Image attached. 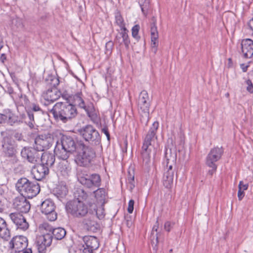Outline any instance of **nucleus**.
<instances>
[{"instance_id": "a878e982", "label": "nucleus", "mask_w": 253, "mask_h": 253, "mask_svg": "<svg viewBox=\"0 0 253 253\" xmlns=\"http://www.w3.org/2000/svg\"><path fill=\"white\" fill-rule=\"evenodd\" d=\"M175 169H165L163 177V184L165 188L169 189L173 185Z\"/></svg>"}, {"instance_id": "6e6d98bb", "label": "nucleus", "mask_w": 253, "mask_h": 253, "mask_svg": "<svg viewBox=\"0 0 253 253\" xmlns=\"http://www.w3.org/2000/svg\"><path fill=\"white\" fill-rule=\"evenodd\" d=\"M102 132H103L107 136L108 140L110 139V134L108 130V128L106 127L102 129Z\"/></svg>"}, {"instance_id": "c9c22d12", "label": "nucleus", "mask_w": 253, "mask_h": 253, "mask_svg": "<svg viewBox=\"0 0 253 253\" xmlns=\"http://www.w3.org/2000/svg\"><path fill=\"white\" fill-rule=\"evenodd\" d=\"M74 198L76 199L74 200H78L82 201V200H85L87 197V193L84 190L81 188L77 189L74 193Z\"/></svg>"}, {"instance_id": "774afa93", "label": "nucleus", "mask_w": 253, "mask_h": 253, "mask_svg": "<svg viewBox=\"0 0 253 253\" xmlns=\"http://www.w3.org/2000/svg\"><path fill=\"white\" fill-rule=\"evenodd\" d=\"M229 62H230L231 61V59L230 58H229Z\"/></svg>"}, {"instance_id": "ddd939ff", "label": "nucleus", "mask_w": 253, "mask_h": 253, "mask_svg": "<svg viewBox=\"0 0 253 253\" xmlns=\"http://www.w3.org/2000/svg\"><path fill=\"white\" fill-rule=\"evenodd\" d=\"M84 244L83 252L84 253H93L97 249L99 244L97 238L91 236H85L83 237Z\"/></svg>"}, {"instance_id": "79ce46f5", "label": "nucleus", "mask_w": 253, "mask_h": 253, "mask_svg": "<svg viewBox=\"0 0 253 253\" xmlns=\"http://www.w3.org/2000/svg\"><path fill=\"white\" fill-rule=\"evenodd\" d=\"M116 21L117 24L120 26L121 30L126 29L125 26L123 18L119 13L116 15Z\"/></svg>"}, {"instance_id": "9b49d317", "label": "nucleus", "mask_w": 253, "mask_h": 253, "mask_svg": "<svg viewBox=\"0 0 253 253\" xmlns=\"http://www.w3.org/2000/svg\"><path fill=\"white\" fill-rule=\"evenodd\" d=\"M53 236L50 233H43L37 238V246L40 253H45L46 248L51 245Z\"/></svg>"}, {"instance_id": "0e129e2a", "label": "nucleus", "mask_w": 253, "mask_h": 253, "mask_svg": "<svg viewBox=\"0 0 253 253\" xmlns=\"http://www.w3.org/2000/svg\"><path fill=\"white\" fill-rule=\"evenodd\" d=\"M158 228V225H155L153 228L152 231L154 232L155 230L157 232Z\"/></svg>"}, {"instance_id": "7ed1b4c3", "label": "nucleus", "mask_w": 253, "mask_h": 253, "mask_svg": "<svg viewBox=\"0 0 253 253\" xmlns=\"http://www.w3.org/2000/svg\"><path fill=\"white\" fill-rule=\"evenodd\" d=\"M16 187L22 196L29 199L36 196L40 191V186L38 182H31L25 177L18 180Z\"/></svg>"}, {"instance_id": "603ef678", "label": "nucleus", "mask_w": 253, "mask_h": 253, "mask_svg": "<svg viewBox=\"0 0 253 253\" xmlns=\"http://www.w3.org/2000/svg\"><path fill=\"white\" fill-rule=\"evenodd\" d=\"M60 91L61 93V96H62V97L65 99H67L69 97H70L69 94H68L67 91L66 90H63L62 89L58 90Z\"/></svg>"}, {"instance_id": "473e14b6", "label": "nucleus", "mask_w": 253, "mask_h": 253, "mask_svg": "<svg viewBox=\"0 0 253 253\" xmlns=\"http://www.w3.org/2000/svg\"><path fill=\"white\" fill-rule=\"evenodd\" d=\"M83 95L82 92H78L75 94L73 95L72 100L75 106L78 105L81 108L86 110V107L85 104V102L83 98Z\"/></svg>"}, {"instance_id": "c03bdc74", "label": "nucleus", "mask_w": 253, "mask_h": 253, "mask_svg": "<svg viewBox=\"0 0 253 253\" xmlns=\"http://www.w3.org/2000/svg\"><path fill=\"white\" fill-rule=\"evenodd\" d=\"M140 27L138 25H135L132 28V36L133 38L137 39L138 38V34L139 31Z\"/></svg>"}, {"instance_id": "4d7b16f0", "label": "nucleus", "mask_w": 253, "mask_h": 253, "mask_svg": "<svg viewBox=\"0 0 253 253\" xmlns=\"http://www.w3.org/2000/svg\"><path fill=\"white\" fill-rule=\"evenodd\" d=\"M212 168V169L209 170L208 171V174L210 175H212L213 173L216 171L217 169V166L215 164V168L214 167H210Z\"/></svg>"}, {"instance_id": "1a4fd4ad", "label": "nucleus", "mask_w": 253, "mask_h": 253, "mask_svg": "<svg viewBox=\"0 0 253 253\" xmlns=\"http://www.w3.org/2000/svg\"><path fill=\"white\" fill-rule=\"evenodd\" d=\"M54 143L53 136L50 133L39 135L35 139L36 148L42 152L49 149Z\"/></svg>"}, {"instance_id": "f704fd0d", "label": "nucleus", "mask_w": 253, "mask_h": 253, "mask_svg": "<svg viewBox=\"0 0 253 253\" xmlns=\"http://www.w3.org/2000/svg\"><path fill=\"white\" fill-rule=\"evenodd\" d=\"M68 192V189L66 185H59L54 190V195L61 200L67 195Z\"/></svg>"}, {"instance_id": "f3484780", "label": "nucleus", "mask_w": 253, "mask_h": 253, "mask_svg": "<svg viewBox=\"0 0 253 253\" xmlns=\"http://www.w3.org/2000/svg\"><path fill=\"white\" fill-rule=\"evenodd\" d=\"M2 151L5 156L12 157L15 155L14 141L9 137H4L2 141Z\"/></svg>"}, {"instance_id": "58836bf2", "label": "nucleus", "mask_w": 253, "mask_h": 253, "mask_svg": "<svg viewBox=\"0 0 253 253\" xmlns=\"http://www.w3.org/2000/svg\"><path fill=\"white\" fill-rule=\"evenodd\" d=\"M45 82L47 84L53 88H56L60 83L59 78L55 76H49L48 79H46Z\"/></svg>"}, {"instance_id": "9d476101", "label": "nucleus", "mask_w": 253, "mask_h": 253, "mask_svg": "<svg viewBox=\"0 0 253 253\" xmlns=\"http://www.w3.org/2000/svg\"><path fill=\"white\" fill-rule=\"evenodd\" d=\"M55 205L53 202L49 199L43 201L40 206V210L46 218L50 221H55L57 217V213L55 211Z\"/></svg>"}, {"instance_id": "4c0bfd02", "label": "nucleus", "mask_w": 253, "mask_h": 253, "mask_svg": "<svg viewBox=\"0 0 253 253\" xmlns=\"http://www.w3.org/2000/svg\"><path fill=\"white\" fill-rule=\"evenodd\" d=\"M139 3L142 13L144 15H146L150 8L149 0H139Z\"/></svg>"}, {"instance_id": "f03ea898", "label": "nucleus", "mask_w": 253, "mask_h": 253, "mask_svg": "<svg viewBox=\"0 0 253 253\" xmlns=\"http://www.w3.org/2000/svg\"><path fill=\"white\" fill-rule=\"evenodd\" d=\"M70 136L63 135L60 141H57L54 152L57 157L64 161L66 160L71 154L78 148V143Z\"/></svg>"}, {"instance_id": "cd10ccee", "label": "nucleus", "mask_w": 253, "mask_h": 253, "mask_svg": "<svg viewBox=\"0 0 253 253\" xmlns=\"http://www.w3.org/2000/svg\"><path fill=\"white\" fill-rule=\"evenodd\" d=\"M60 96L61 93L56 88H49L42 94L43 98L50 102L56 101Z\"/></svg>"}, {"instance_id": "ea45409f", "label": "nucleus", "mask_w": 253, "mask_h": 253, "mask_svg": "<svg viewBox=\"0 0 253 253\" xmlns=\"http://www.w3.org/2000/svg\"><path fill=\"white\" fill-rule=\"evenodd\" d=\"M93 192L95 198L98 200L102 201L105 197V190L103 188H98Z\"/></svg>"}, {"instance_id": "20e7f679", "label": "nucleus", "mask_w": 253, "mask_h": 253, "mask_svg": "<svg viewBox=\"0 0 253 253\" xmlns=\"http://www.w3.org/2000/svg\"><path fill=\"white\" fill-rule=\"evenodd\" d=\"M79 152L75 159L77 164L81 167H87L90 165L96 157L94 150L89 146L85 145L83 142L78 143Z\"/></svg>"}, {"instance_id": "4468645a", "label": "nucleus", "mask_w": 253, "mask_h": 253, "mask_svg": "<svg viewBox=\"0 0 253 253\" xmlns=\"http://www.w3.org/2000/svg\"><path fill=\"white\" fill-rule=\"evenodd\" d=\"M82 221V224L84 229L87 231L95 232L99 228V225L96 220L95 215L88 212Z\"/></svg>"}, {"instance_id": "6ab92c4d", "label": "nucleus", "mask_w": 253, "mask_h": 253, "mask_svg": "<svg viewBox=\"0 0 253 253\" xmlns=\"http://www.w3.org/2000/svg\"><path fill=\"white\" fill-rule=\"evenodd\" d=\"M240 53L243 58H251L253 56V41L250 39H243L241 43Z\"/></svg>"}, {"instance_id": "a19ab883", "label": "nucleus", "mask_w": 253, "mask_h": 253, "mask_svg": "<svg viewBox=\"0 0 253 253\" xmlns=\"http://www.w3.org/2000/svg\"><path fill=\"white\" fill-rule=\"evenodd\" d=\"M40 230L42 233H52V230L54 229L48 223L46 222L43 223L41 224L39 227Z\"/></svg>"}, {"instance_id": "b1692460", "label": "nucleus", "mask_w": 253, "mask_h": 253, "mask_svg": "<svg viewBox=\"0 0 253 253\" xmlns=\"http://www.w3.org/2000/svg\"><path fill=\"white\" fill-rule=\"evenodd\" d=\"M177 159L176 150L175 148H166L165 152L166 168L175 169Z\"/></svg>"}, {"instance_id": "72a5a7b5", "label": "nucleus", "mask_w": 253, "mask_h": 253, "mask_svg": "<svg viewBox=\"0 0 253 253\" xmlns=\"http://www.w3.org/2000/svg\"><path fill=\"white\" fill-rule=\"evenodd\" d=\"M53 238L57 240H60L64 238L66 234V230L61 227L54 228L51 233Z\"/></svg>"}, {"instance_id": "2f4dec72", "label": "nucleus", "mask_w": 253, "mask_h": 253, "mask_svg": "<svg viewBox=\"0 0 253 253\" xmlns=\"http://www.w3.org/2000/svg\"><path fill=\"white\" fill-rule=\"evenodd\" d=\"M71 171V168L67 161H63L59 163L57 166V171L62 175L66 177L69 175Z\"/></svg>"}, {"instance_id": "49530a36", "label": "nucleus", "mask_w": 253, "mask_h": 253, "mask_svg": "<svg viewBox=\"0 0 253 253\" xmlns=\"http://www.w3.org/2000/svg\"><path fill=\"white\" fill-rule=\"evenodd\" d=\"M94 210L95 211V214H94L96 217H97L99 219H102L104 217V214L102 209H100L95 210L94 209Z\"/></svg>"}, {"instance_id": "7c9ffc66", "label": "nucleus", "mask_w": 253, "mask_h": 253, "mask_svg": "<svg viewBox=\"0 0 253 253\" xmlns=\"http://www.w3.org/2000/svg\"><path fill=\"white\" fill-rule=\"evenodd\" d=\"M0 237L5 240L10 237V231L5 220L0 217Z\"/></svg>"}, {"instance_id": "a211bd4d", "label": "nucleus", "mask_w": 253, "mask_h": 253, "mask_svg": "<svg viewBox=\"0 0 253 253\" xmlns=\"http://www.w3.org/2000/svg\"><path fill=\"white\" fill-rule=\"evenodd\" d=\"M223 153V150L222 147H216L211 149L207 157V165L215 168V162L221 158Z\"/></svg>"}, {"instance_id": "e2e57ef3", "label": "nucleus", "mask_w": 253, "mask_h": 253, "mask_svg": "<svg viewBox=\"0 0 253 253\" xmlns=\"http://www.w3.org/2000/svg\"><path fill=\"white\" fill-rule=\"evenodd\" d=\"M21 252H22L23 253H32V251L31 248L27 249L26 248L24 250L22 251Z\"/></svg>"}, {"instance_id": "052dcab7", "label": "nucleus", "mask_w": 253, "mask_h": 253, "mask_svg": "<svg viewBox=\"0 0 253 253\" xmlns=\"http://www.w3.org/2000/svg\"><path fill=\"white\" fill-rule=\"evenodd\" d=\"M4 210V206L1 202V199H0V213L3 212Z\"/></svg>"}, {"instance_id": "69168bd1", "label": "nucleus", "mask_w": 253, "mask_h": 253, "mask_svg": "<svg viewBox=\"0 0 253 253\" xmlns=\"http://www.w3.org/2000/svg\"><path fill=\"white\" fill-rule=\"evenodd\" d=\"M3 47V42L0 39V50Z\"/></svg>"}, {"instance_id": "f257e3e1", "label": "nucleus", "mask_w": 253, "mask_h": 253, "mask_svg": "<svg viewBox=\"0 0 253 253\" xmlns=\"http://www.w3.org/2000/svg\"><path fill=\"white\" fill-rule=\"evenodd\" d=\"M53 118L57 121L66 123L71 121L77 116L76 107L68 102H57L49 111Z\"/></svg>"}, {"instance_id": "6e6552de", "label": "nucleus", "mask_w": 253, "mask_h": 253, "mask_svg": "<svg viewBox=\"0 0 253 253\" xmlns=\"http://www.w3.org/2000/svg\"><path fill=\"white\" fill-rule=\"evenodd\" d=\"M150 103L151 99L147 92L145 90H142L139 93L137 104L139 111L144 113L146 119V123L148 121Z\"/></svg>"}, {"instance_id": "412c9836", "label": "nucleus", "mask_w": 253, "mask_h": 253, "mask_svg": "<svg viewBox=\"0 0 253 253\" xmlns=\"http://www.w3.org/2000/svg\"><path fill=\"white\" fill-rule=\"evenodd\" d=\"M26 197L21 196L15 198L13 206L14 209L20 212L27 213L31 208L29 202Z\"/></svg>"}, {"instance_id": "8fccbe9b", "label": "nucleus", "mask_w": 253, "mask_h": 253, "mask_svg": "<svg viewBox=\"0 0 253 253\" xmlns=\"http://www.w3.org/2000/svg\"><path fill=\"white\" fill-rule=\"evenodd\" d=\"M173 224L174 223H171L169 221H167L165 223L164 228L168 232H169L172 228Z\"/></svg>"}, {"instance_id": "bf43d9fd", "label": "nucleus", "mask_w": 253, "mask_h": 253, "mask_svg": "<svg viewBox=\"0 0 253 253\" xmlns=\"http://www.w3.org/2000/svg\"><path fill=\"white\" fill-rule=\"evenodd\" d=\"M248 26L253 31V18L249 21L248 22Z\"/></svg>"}, {"instance_id": "37998d69", "label": "nucleus", "mask_w": 253, "mask_h": 253, "mask_svg": "<svg viewBox=\"0 0 253 253\" xmlns=\"http://www.w3.org/2000/svg\"><path fill=\"white\" fill-rule=\"evenodd\" d=\"M114 46V43L112 41H109L106 43L105 54L107 55L111 54Z\"/></svg>"}, {"instance_id": "39448f33", "label": "nucleus", "mask_w": 253, "mask_h": 253, "mask_svg": "<svg viewBox=\"0 0 253 253\" xmlns=\"http://www.w3.org/2000/svg\"><path fill=\"white\" fill-rule=\"evenodd\" d=\"M65 209L68 214L76 218L84 217L88 212L87 206L83 201L78 200L68 202Z\"/></svg>"}, {"instance_id": "423d86ee", "label": "nucleus", "mask_w": 253, "mask_h": 253, "mask_svg": "<svg viewBox=\"0 0 253 253\" xmlns=\"http://www.w3.org/2000/svg\"><path fill=\"white\" fill-rule=\"evenodd\" d=\"M77 177L80 183L87 188L93 189L101 185V177L98 174H88L86 171L79 169Z\"/></svg>"}, {"instance_id": "c756f323", "label": "nucleus", "mask_w": 253, "mask_h": 253, "mask_svg": "<svg viewBox=\"0 0 253 253\" xmlns=\"http://www.w3.org/2000/svg\"><path fill=\"white\" fill-rule=\"evenodd\" d=\"M121 31V32L117 35L115 42L120 45L124 43L126 47L128 48L130 41L127 35L128 31L126 29H122Z\"/></svg>"}, {"instance_id": "de8ad7c7", "label": "nucleus", "mask_w": 253, "mask_h": 253, "mask_svg": "<svg viewBox=\"0 0 253 253\" xmlns=\"http://www.w3.org/2000/svg\"><path fill=\"white\" fill-rule=\"evenodd\" d=\"M248 85L247 90L250 93H253V84L250 80H248L246 82Z\"/></svg>"}, {"instance_id": "e433bc0d", "label": "nucleus", "mask_w": 253, "mask_h": 253, "mask_svg": "<svg viewBox=\"0 0 253 253\" xmlns=\"http://www.w3.org/2000/svg\"><path fill=\"white\" fill-rule=\"evenodd\" d=\"M153 147H145L143 145L142 147V152L141 155L144 161H145L146 163H148L149 162L150 159V154L152 151V148Z\"/></svg>"}, {"instance_id": "13d9d810", "label": "nucleus", "mask_w": 253, "mask_h": 253, "mask_svg": "<svg viewBox=\"0 0 253 253\" xmlns=\"http://www.w3.org/2000/svg\"><path fill=\"white\" fill-rule=\"evenodd\" d=\"M240 66L244 72H246L247 71L248 68L249 67L248 65H246L245 64H241Z\"/></svg>"}, {"instance_id": "2eb2a0df", "label": "nucleus", "mask_w": 253, "mask_h": 253, "mask_svg": "<svg viewBox=\"0 0 253 253\" xmlns=\"http://www.w3.org/2000/svg\"><path fill=\"white\" fill-rule=\"evenodd\" d=\"M20 122H22L23 120H21L9 109L4 110L2 113H0V124H7L12 126Z\"/></svg>"}, {"instance_id": "5fc2aeb1", "label": "nucleus", "mask_w": 253, "mask_h": 253, "mask_svg": "<svg viewBox=\"0 0 253 253\" xmlns=\"http://www.w3.org/2000/svg\"><path fill=\"white\" fill-rule=\"evenodd\" d=\"M244 191L242 190L241 189V187H240V188L238 189V197L239 199V200L241 201L243 197L245 196V193L244 192Z\"/></svg>"}, {"instance_id": "5701e85b", "label": "nucleus", "mask_w": 253, "mask_h": 253, "mask_svg": "<svg viewBox=\"0 0 253 253\" xmlns=\"http://www.w3.org/2000/svg\"><path fill=\"white\" fill-rule=\"evenodd\" d=\"M9 217L17 227L23 230H27L29 224L23 215L19 212H13L9 214Z\"/></svg>"}, {"instance_id": "0eeeda50", "label": "nucleus", "mask_w": 253, "mask_h": 253, "mask_svg": "<svg viewBox=\"0 0 253 253\" xmlns=\"http://www.w3.org/2000/svg\"><path fill=\"white\" fill-rule=\"evenodd\" d=\"M80 135L92 145H98L100 143L101 137L98 131L91 125H86L79 130Z\"/></svg>"}, {"instance_id": "864d4df0", "label": "nucleus", "mask_w": 253, "mask_h": 253, "mask_svg": "<svg viewBox=\"0 0 253 253\" xmlns=\"http://www.w3.org/2000/svg\"><path fill=\"white\" fill-rule=\"evenodd\" d=\"M240 186L241 187V189L242 190L245 191L247 190L249 187V184H244L243 182L242 181H240L239 185H238V188H240Z\"/></svg>"}, {"instance_id": "680f3d73", "label": "nucleus", "mask_w": 253, "mask_h": 253, "mask_svg": "<svg viewBox=\"0 0 253 253\" xmlns=\"http://www.w3.org/2000/svg\"><path fill=\"white\" fill-rule=\"evenodd\" d=\"M6 55L5 54L3 53L1 55L0 57V60L2 62L4 63V61L6 60Z\"/></svg>"}, {"instance_id": "c85d7f7f", "label": "nucleus", "mask_w": 253, "mask_h": 253, "mask_svg": "<svg viewBox=\"0 0 253 253\" xmlns=\"http://www.w3.org/2000/svg\"><path fill=\"white\" fill-rule=\"evenodd\" d=\"M41 165L47 167L49 169L54 164L55 158L54 154L48 152L42 153L41 155Z\"/></svg>"}, {"instance_id": "f8f14e48", "label": "nucleus", "mask_w": 253, "mask_h": 253, "mask_svg": "<svg viewBox=\"0 0 253 253\" xmlns=\"http://www.w3.org/2000/svg\"><path fill=\"white\" fill-rule=\"evenodd\" d=\"M42 151H40L34 145L33 148H24L21 152V156L26 158L29 162L35 163L40 158Z\"/></svg>"}, {"instance_id": "aec40b11", "label": "nucleus", "mask_w": 253, "mask_h": 253, "mask_svg": "<svg viewBox=\"0 0 253 253\" xmlns=\"http://www.w3.org/2000/svg\"><path fill=\"white\" fill-rule=\"evenodd\" d=\"M159 126L158 122L153 123L152 126L149 129L143 141V145L145 147H152V142L157 139L156 132Z\"/></svg>"}, {"instance_id": "a18cd8bd", "label": "nucleus", "mask_w": 253, "mask_h": 253, "mask_svg": "<svg viewBox=\"0 0 253 253\" xmlns=\"http://www.w3.org/2000/svg\"><path fill=\"white\" fill-rule=\"evenodd\" d=\"M19 101L23 106H27L29 102V99L25 95H21Z\"/></svg>"}, {"instance_id": "09e8293b", "label": "nucleus", "mask_w": 253, "mask_h": 253, "mask_svg": "<svg viewBox=\"0 0 253 253\" xmlns=\"http://www.w3.org/2000/svg\"><path fill=\"white\" fill-rule=\"evenodd\" d=\"M134 204V201L133 200H129L128 202V205L127 208V211L129 213H132L133 211V207Z\"/></svg>"}, {"instance_id": "393cba45", "label": "nucleus", "mask_w": 253, "mask_h": 253, "mask_svg": "<svg viewBox=\"0 0 253 253\" xmlns=\"http://www.w3.org/2000/svg\"><path fill=\"white\" fill-rule=\"evenodd\" d=\"M32 173L36 180L40 181L48 174L49 169L47 167L40 164L33 167Z\"/></svg>"}, {"instance_id": "3c124183", "label": "nucleus", "mask_w": 253, "mask_h": 253, "mask_svg": "<svg viewBox=\"0 0 253 253\" xmlns=\"http://www.w3.org/2000/svg\"><path fill=\"white\" fill-rule=\"evenodd\" d=\"M127 182L129 184V188L132 190L135 186L134 185V175L132 176V179H127Z\"/></svg>"}, {"instance_id": "4be33fe9", "label": "nucleus", "mask_w": 253, "mask_h": 253, "mask_svg": "<svg viewBox=\"0 0 253 253\" xmlns=\"http://www.w3.org/2000/svg\"><path fill=\"white\" fill-rule=\"evenodd\" d=\"M31 111L27 112V115L23 114L22 115V119L28 126L32 128L34 127V115L33 112H40L42 113V110L38 105L35 103L32 104L31 107Z\"/></svg>"}, {"instance_id": "338daca9", "label": "nucleus", "mask_w": 253, "mask_h": 253, "mask_svg": "<svg viewBox=\"0 0 253 253\" xmlns=\"http://www.w3.org/2000/svg\"><path fill=\"white\" fill-rule=\"evenodd\" d=\"M128 173H129V176H128L127 178V179H132V175H131L130 173V172L129 171L128 172Z\"/></svg>"}, {"instance_id": "dca6fc26", "label": "nucleus", "mask_w": 253, "mask_h": 253, "mask_svg": "<svg viewBox=\"0 0 253 253\" xmlns=\"http://www.w3.org/2000/svg\"><path fill=\"white\" fill-rule=\"evenodd\" d=\"M10 248L13 249L15 252H21L28 246V239L23 236L14 237L9 243Z\"/></svg>"}, {"instance_id": "bb28decb", "label": "nucleus", "mask_w": 253, "mask_h": 253, "mask_svg": "<svg viewBox=\"0 0 253 253\" xmlns=\"http://www.w3.org/2000/svg\"><path fill=\"white\" fill-rule=\"evenodd\" d=\"M157 20L155 17L151 18V38L153 47H157L158 45V32L156 26Z\"/></svg>"}]
</instances>
